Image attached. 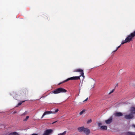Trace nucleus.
<instances>
[{"mask_svg": "<svg viewBox=\"0 0 135 135\" xmlns=\"http://www.w3.org/2000/svg\"><path fill=\"white\" fill-rule=\"evenodd\" d=\"M67 90L65 89L61 88H57L51 92V93L57 94L60 93H64L67 92Z\"/></svg>", "mask_w": 135, "mask_h": 135, "instance_id": "1", "label": "nucleus"}, {"mask_svg": "<svg viewBox=\"0 0 135 135\" xmlns=\"http://www.w3.org/2000/svg\"><path fill=\"white\" fill-rule=\"evenodd\" d=\"M135 36V30L133 32L131 33L130 34L128 35L126 38L125 40L128 42H129L132 41L133 38Z\"/></svg>", "mask_w": 135, "mask_h": 135, "instance_id": "2", "label": "nucleus"}, {"mask_svg": "<svg viewBox=\"0 0 135 135\" xmlns=\"http://www.w3.org/2000/svg\"><path fill=\"white\" fill-rule=\"evenodd\" d=\"M81 76H73L71 78H69L63 81L62 82L59 83L58 85H60L61 83H65L69 80H76L80 79V77Z\"/></svg>", "mask_w": 135, "mask_h": 135, "instance_id": "3", "label": "nucleus"}, {"mask_svg": "<svg viewBox=\"0 0 135 135\" xmlns=\"http://www.w3.org/2000/svg\"><path fill=\"white\" fill-rule=\"evenodd\" d=\"M53 132V130L52 129H47L45 130L42 135H50Z\"/></svg>", "mask_w": 135, "mask_h": 135, "instance_id": "4", "label": "nucleus"}, {"mask_svg": "<svg viewBox=\"0 0 135 135\" xmlns=\"http://www.w3.org/2000/svg\"><path fill=\"white\" fill-rule=\"evenodd\" d=\"M74 72H79L80 73V76H82L83 77H84V73L83 72V70L81 69H75L74 71Z\"/></svg>", "mask_w": 135, "mask_h": 135, "instance_id": "5", "label": "nucleus"}, {"mask_svg": "<svg viewBox=\"0 0 135 135\" xmlns=\"http://www.w3.org/2000/svg\"><path fill=\"white\" fill-rule=\"evenodd\" d=\"M113 121V117L112 116H110L108 119L105 120V122L107 124H109L112 122Z\"/></svg>", "mask_w": 135, "mask_h": 135, "instance_id": "6", "label": "nucleus"}, {"mask_svg": "<svg viewBox=\"0 0 135 135\" xmlns=\"http://www.w3.org/2000/svg\"><path fill=\"white\" fill-rule=\"evenodd\" d=\"M124 117L127 119H132L134 117V116L131 113L125 115Z\"/></svg>", "mask_w": 135, "mask_h": 135, "instance_id": "7", "label": "nucleus"}, {"mask_svg": "<svg viewBox=\"0 0 135 135\" xmlns=\"http://www.w3.org/2000/svg\"><path fill=\"white\" fill-rule=\"evenodd\" d=\"M83 132L86 135H89L90 132L89 129L87 128H85Z\"/></svg>", "mask_w": 135, "mask_h": 135, "instance_id": "8", "label": "nucleus"}, {"mask_svg": "<svg viewBox=\"0 0 135 135\" xmlns=\"http://www.w3.org/2000/svg\"><path fill=\"white\" fill-rule=\"evenodd\" d=\"M130 112L132 115L135 114V107H131L130 110Z\"/></svg>", "mask_w": 135, "mask_h": 135, "instance_id": "9", "label": "nucleus"}, {"mask_svg": "<svg viewBox=\"0 0 135 135\" xmlns=\"http://www.w3.org/2000/svg\"><path fill=\"white\" fill-rule=\"evenodd\" d=\"M51 113H52V111H47L45 112L42 115L41 118H42L45 115Z\"/></svg>", "mask_w": 135, "mask_h": 135, "instance_id": "10", "label": "nucleus"}, {"mask_svg": "<svg viewBox=\"0 0 135 135\" xmlns=\"http://www.w3.org/2000/svg\"><path fill=\"white\" fill-rule=\"evenodd\" d=\"M114 115L115 117H119L122 116L123 114L121 112H117L114 114Z\"/></svg>", "mask_w": 135, "mask_h": 135, "instance_id": "11", "label": "nucleus"}, {"mask_svg": "<svg viewBox=\"0 0 135 135\" xmlns=\"http://www.w3.org/2000/svg\"><path fill=\"white\" fill-rule=\"evenodd\" d=\"M84 127H78V130L79 132H81L84 131Z\"/></svg>", "mask_w": 135, "mask_h": 135, "instance_id": "12", "label": "nucleus"}, {"mask_svg": "<svg viewBox=\"0 0 135 135\" xmlns=\"http://www.w3.org/2000/svg\"><path fill=\"white\" fill-rule=\"evenodd\" d=\"M100 128L103 130H106L107 129V127L106 126H100Z\"/></svg>", "mask_w": 135, "mask_h": 135, "instance_id": "13", "label": "nucleus"}, {"mask_svg": "<svg viewBox=\"0 0 135 135\" xmlns=\"http://www.w3.org/2000/svg\"><path fill=\"white\" fill-rule=\"evenodd\" d=\"M127 135H135V132H126Z\"/></svg>", "mask_w": 135, "mask_h": 135, "instance_id": "14", "label": "nucleus"}, {"mask_svg": "<svg viewBox=\"0 0 135 135\" xmlns=\"http://www.w3.org/2000/svg\"><path fill=\"white\" fill-rule=\"evenodd\" d=\"M9 135H19V134L17 132H14L10 133Z\"/></svg>", "mask_w": 135, "mask_h": 135, "instance_id": "15", "label": "nucleus"}, {"mask_svg": "<svg viewBox=\"0 0 135 135\" xmlns=\"http://www.w3.org/2000/svg\"><path fill=\"white\" fill-rule=\"evenodd\" d=\"M66 131H65L63 133H59L57 135H65L66 133Z\"/></svg>", "mask_w": 135, "mask_h": 135, "instance_id": "16", "label": "nucleus"}, {"mask_svg": "<svg viewBox=\"0 0 135 135\" xmlns=\"http://www.w3.org/2000/svg\"><path fill=\"white\" fill-rule=\"evenodd\" d=\"M25 100H24V101H21L16 106V107H18V106L21 105L23 103L25 102Z\"/></svg>", "mask_w": 135, "mask_h": 135, "instance_id": "17", "label": "nucleus"}, {"mask_svg": "<svg viewBox=\"0 0 135 135\" xmlns=\"http://www.w3.org/2000/svg\"><path fill=\"white\" fill-rule=\"evenodd\" d=\"M128 42L127 41H126V40L125 39L123 41H122V42L121 43V44L120 45H122L123 44H124V43H126Z\"/></svg>", "mask_w": 135, "mask_h": 135, "instance_id": "18", "label": "nucleus"}, {"mask_svg": "<svg viewBox=\"0 0 135 135\" xmlns=\"http://www.w3.org/2000/svg\"><path fill=\"white\" fill-rule=\"evenodd\" d=\"M85 111V110H83L81 111L80 112L79 114L80 115H81L82 114H83V113H84Z\"/></svg>", "mask_w": 135, "mask_h": 135, "instance_id": "19", "label": "nucleus"}, {"mask_svg": "<svg viewBox=\"0 0 135 135\" xmlns=\"http://www.w3.org/2000/svg\"><path fill=\"white\" fill-rule=\"evenodd\" d=\"M58 111H59L58 109H56L55 110V111L52 112V113H54V114L55 113H57V112Z\"/></svg>", "mask_w": 135, "mask_h": 135, "instance_id": "20", "label": "nucleus"}, {"mask_svg": "<svg viewBox=\"0 0 135 135\" xmlns=\"http://www.w3.org/2000/svg\"><path fill=\"white\" fill-rule=\"evenodd\" d=\"M92 121L91 119H90L89 120H88L87 121V124H89Z\"/></svg>", "mask_w": 135, "mask_h": 135, "instance_id": "21", "label": "nucleus"}, {"mask_svg": "<svg viewBox=\"0 0 135 135\" xmlns=\"http://www.w3.org/2000/svg\"><path fill=\"white\" fill-rule=\"evenodd\" d=\"M29 118V116H27L25 119L24 120H23V121H27L28 119Z\"/></svg>", "mask_w": 135, "mask_h": 135, "instance_id": "22", "label": "nucleus"}, {"mask_svg": "<svg viewBox=\"0 0 135 135\" xmlns=\"http://www.w3.org/2000/svg\"><path fill=\"white\" fill-rule=\"evenodd\" d=\"M28 93V91L27 89H25L24 90V94H26V92Z\"/></svg>", "mask_w": 135, "mask_h": 135, "instance_id": "23", "label": "nucleus"}, {"mask_svg": "<svg viewBox=\"0 0 135 135\" xmlns=\"http://www.w3.org/2000/svg\"><path fill=\"white\" fill-rule=\"evenodd\" d=\"M114 90V89H113L112 91H111L109 93V94H110L112 93Z\"/></svg>", "mask_w": 135, "mask_h": 135, "instance_id": "24", "label": "nucleus"}, {"mask_svg": "<svg viewBox=\"0 0 135 135\" xmlns=\"http://www.w3.org/2000/svg\"><path fill=\"white\" fill-rule=\"evenodd\" d=\"M98 126L100 127L102 125V123H98Z\"/></svg>", "mask_w": 135, "mask_h": 135, "instance_id": "25", "label": "nucleus"}, {"mask_svg": "<svg viewBox=\"0 0 135 135\" xmlns=\"http://www.w3.org/2000/svg\"><path fill=\"white\" fill-rule=\"evenodd\" d=\"M121 46V45H119V46L118 47H117L116 48V50H117Z\"/></svg>", "mask_w": 135, "mask_h": 135, "instance_id": "26", "label": "nucleus"}, {"mask_svg": "<svg viewBox=\"0 0 135 135\" xmlns=\"http://www.w3.org/2000/svg\"><path fill=\"white\" fill-rule=\"evenodd\" d=\"M31 135H38V134L37 133H33Z\"/></svg>", "mask_w": 135, "mask_h": 135, "instance_id": "27", "label": "nucleus"}, {"mask_svg": "<svg viewBox=\"0 0 135 135\" xmlns=\"http://www.w3.org/2000/svg\"><path fill=\"white\" fill-rule=\"evenodd\" d=\"M57 120L56 121H55V122H53L52 124H54V123H56V122H57Z\"/></svg>", "mask_w": 135, "mask_h": 135, "instance_id": "28", "label": "nucleus"}, {"mask_svg": "<svg viewBox=\"0 0 135 135\" xmlns=\"http://www.w3.org/2000/svg\"><path fill=\"white\" fill-rule=\"evenodd\" d=\"M88 99V98H87L86 99H85V100L83 101V102H85Z\"/></svg>", "mask_w": 135, "mask_h": 135, "instance_id": "29", "label": "nucleus"}, {"mask_svg": "<svg viewBox=\"0 0 135 135\" xmlns=\"http://www.w3.org/2000/svg\"><path fill=\"white\" fill-rule=\"evenodd\" d=\"M17 113V112H16V111H15V112H13V113H14V114H15V113Z\"/></svg>", "mask_w": 135, "mask_h": 135, "instance_id": "30", "label": "nucleus"}, {"mask_svg": "<svg viewBox=\"0 0 135 135\" xmlns=\"http://www.w3.org/2000/svg\"><path fill=\"white\" fill-rule=\"evenodd\" d=\"M117 50H116L114 51H113V52H115V51H116Z\"/></svg>", "mask_w": 135, "mask_h": 135, "instance_id": "31", "label": "nucleus"}, {"mask_svg": "<svg viewBox=\"0 0 135 135\" xmlns=\"http://www.w3.org/2000/svg\"><path fill=\"white\" fill-rule=\"evenodd\" d=\"M118 85V83L116 85V86H117Z\"/></svg>", "mask_w": 135, "mask_h": 135, "instance_id": "32", "label": "nucleus"}]
</instances>
